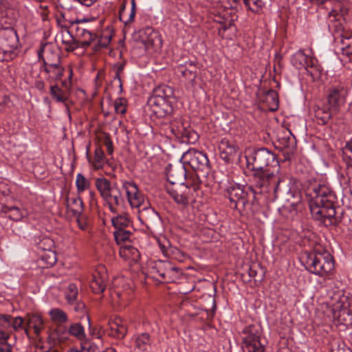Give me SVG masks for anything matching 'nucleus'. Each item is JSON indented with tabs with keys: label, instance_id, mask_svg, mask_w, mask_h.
<instances>
[{
	"label": "nucleus",
	"instance_id": "64",
	"mask_svg": "<svg viewBox=\"0 0 352 352\" xmlns=\"http://www.w3.org/2000/svg\"><path fill=\"white\" fill-rule=\"evenodd\" d=\"M290 138H283L282 142H280L285 148H289L290 146Z\"/></svg>",
	"mask_w": 352,
	"mask_h": 352
},
{
	"label": "nucleus",
	"instance_id": "14",
	"mask_svg": "<svg viewBox=\"0 0 352 352\" xmlns=\"http://www.w3.org/2000/svg\"><path fill=\"white\" fill-rule=\"evenodd\" d=\"M190 176L187 177L186 169L184 165H169L166 173L167 180L169 182L168 186H177L179 185V184H185L186 179H188Z\"/></svg>",
	"mask_w": 352,
	"mask_h": 352
},
{
	"label": "nucleus",
	"instance_id": "50",
	"mask_svg": "<svg viewBox=\"0 0 352 352\" xmlns=\"http://www.w3.org/2000/svg\"><path fill=\"white\" fill-rule=\"evenodd\" d=\"M104 160L105 155L103 150L100 146L96 147L94 152V161L96 163L94 166L97 168H98L100 166L101 164H102L104 162Z\"/></svg>",
	"mask_w": 352,
	"mask_h": 352
},
{
	"label": "nucleus",
	"instance_id": "38",
	"mask_svg": "<svg viewBox=\"0 0 352 352\" xmlns=\"http://www.w3.org/2000/svg\"><path fill=\"white\" fill-rule=\"evenodd\" d=\"M265 102L267 103L269 110L276 111L278 108V96L276 91L270 89L267 91L265 96Z\"/></svg>",
	"mask_w": 352,
	"mask_h": 352
},
{
	"label": "nucleus",
	"instance_id": "5",
	"mask_svg": "<svg viewBox=\"0 0 352 352\" xmlns=\"http://www.w3.org/2000/svg\"><path fill=\"white\" fill-rule=\"evenodd\" d=\"M303 262L309 272L320 276L328 275L334 268L333 258L326 250L307 252Z\"/></svg>",
	"mask_w": 352,
	"mask_h": 352
},
{
	"label": "nucleus",
	"instance_id": "41",
	"mask_svg": "<svg viewBox=\"0 0 352 352\" xmlns=\"http://www.w3.org/2000/svg\"><path fill=\"white\" fill-rule=\"evenodd\" d=\"M113 226L116 230L124 229L131 223L130 219L124 214H119L111 219Z\"/></svg>",
	"mask_w": 352,
	"mask_h": 352
},
{
	"label": "nucleus",
	"instance_id": "21",
	"mask_svg": "<svg viewBox=\"0 0 352 352\" xmlns=\"http://www.w3.org/2000/svg\"><path fill=\"white\" fill-rule=\"evenodd\" d=\"M110 331L109 335L118 339H122L127 333L126 322L120 317L116 316L109 322Z\"/></svg>",
	"mask_w": 352,
	"mask_h": 352
},
{
	"label": "nucleus",
	"instance_id": "48",
	"mask_svg": "<svg viewBox=\"0 0 352 352\" xmlns=\"http://www.w3.org/2000/svg\"><path fill=\"white\" fill-rule=\"evenodd\" d=\"M132 233L124 229L117 230L114 232V238L118 244L130 240Z\"/></svg>",
	"mask_w": 352,
	"mask_h": 352
},
{
	"label": "nucleus",
	"instance_id": "58",
	"mask_svg": "<svg viewBox=\"0 0 352 352\" xmlns=\"http://www.w3.org/2000/svg\"><path fill=\"white\" fill-rule=\"evenodd\" d=\"M342 56L347 58L349 62H352V52L349 47L344 45L341 46Z\"/></svg>",
	"mask_w": 352,
	"mask_h": 352
},
{
	"label": "nucleus",
	"instance_id": "52",
	"mask_svg": "<svg viewBox=\"0 0 352 352\" xmlns=\"http://www.w3.org/2000/svg\"><path fill=\"white\" fill-rule=\"evenodd\" d=\"M262 1L261 0H246L245 6L247 9L253 12H257L261 8Z\"/></svg>",
	"mask_w": 352,
	"mask_h": 352
},
{
	"label": "nucleus",
	"instance_id": "54",
	"mask_svg": "<svg viewBox=\"0 0 352 352\" xmlns=\"http://www.w3.org/2000/svg\"><path fill=\"white\" fill-rule=\"evenodd\" d=\"M73 76L72 69H70L69 70V76L67 80H64L61 81V87L60 88L64 89L65 91L70 94L71 88H72V78Z\"/></svg>",
	"mask_w": 352,
	"mask_h": 352
},
{
	"label": "nucleus",
	"instance_id": "43",
	"mask_svg": "<svg viewBox=\"0 0 352 352\" xmlns=\"http://www.w3.org/2000/svg\"><path fill=\"white\" fill-rule=\"evenodd\" d=\"M76 186L78 193L84 192L90 186V182L81 173L76 175Z\"/></svg>",
	"mask_w": 352,
	"mask_h": 352
},
{
	"label": "nucleus",
	"instance_id": "6",
	"mask_svg": "<svg viewBox=\"0 0 352 352\" xmlns=\"http://www.w3.org/2000/svg\"><path fill=\"white\" fill-rule=\"evenodd\" d=\"M327 305L330 307L335 320L344 325L352 324V314L349 309L347 296L340 292H334Z\"/></svg>",
	"mask_w": 352,
	"mask_h": 352
},
{
	"label": "nucleus",
	"instance_id": "62",
	"mask_svg": "<svg viewBox=\"0 0 352 352\" xmlns=\"http://www.w3.org/2000/svg\"><path fill=\"white\" fill-rule=\"evenodd\" d=\"M232 25V23L230 21L228 22H224L223 24L221 25V27L219 28V34H221V32H225L226 30L229 29Z\"/></svg>",
	"mask_w": 352,
	"mask_h": 352
},
{
	"label": "nucleus",
	"instance_id": "19",
	"mask_svg": "<svg viewBox=\"0 0 352 352\" xmlns=\"http://www.w3.org/2000/svg\"><path fill=\"white\" fill-rule=\"evenodd\" d=\"M108 276L103 267H99L93 274V278L90 282V288L95 294L102 293L107 286Z\"/></svg>",
	"mask_w": 352,
	"mask_h": 352
},
{
	"label": "nucleus",
	"instance_id": "35",
	"mask_svg": "<svg viewBox=\"0 0 352 352\" xmlns=\"http://www.w3.org/2000/svg\"><path fill=\"white\" fill-rule=\"evenodd\" d=\"M135 342V347L140 351H147L151 348V337L147 333L138 335Z\"/></svg>",
	"mask_w": 352,
	"mask_h": 352
},
{
	"label": "nucleus",
	"instance_id": "23",
	"mask_svg": "<svg viewBox=\"0 0 352 352\" xmlns=\"http://www.w3.org/2000/svg\"><path fill=\"white\" fill-rule=\"evenodd\" d=\"M153 269L164 280H170L175 272H178L179 269L167 261H159L155 263Z\"/></svg>",
	"mask_w": 352,
	"mask_h": 352
},
{
	"label": "nucleus",
	"instance_id": "27",
	"mask_svg": "<svg viewBox=\"0 0 352 352\" xmlns=\"http://www.w3.org/2000/svg\"><path fill=\"white\" fill-rule=\"evenodd\" d=\"M333 112L330 107L323 104L321 107H314V116L318 124H326L332 117Z\"/></svg>",
	"mask_w": 352,
	"mask_h": 352
},
{
	"label": "nucleus",
	"instance_id": "45",
	"mask_svg": "<svg viewBox=\"0 0 352 352\" xmlns=\"http://www.w3.org/2000/svg\"><path fill=\"white\" fill-rule=\"evenodd\" d=\"M305 67L311 76H317L319 73V69L316 65L317 60L311 56H307Z\"/></svg>",
	"mask_w": 352,
	"mask_h": 352
},
{
	"label": "nucleus",
	"instance_id": "16",
	"mask_svg": "<svg viewBox=\"0 0 352 352\" xmlns=\"http://www.w3.org/2000/svg\"><path fill=\"white\" fill-rule=\"evenodd\" d=\"M139 37L146 49L160 47L162 39L159 32L151 27H146L139 31Z\"/></svg>",
	"mask_w": 352,
	"mask_h": 352
},
{
	"label": "nucleus",
	"instance_id": "17",
	"mask_svg": "<svg viewBox=\"0 0 352 352\" xmlns=\"http://www.w3.org/2000/svg\"><path fill=\"white\" fill-rule=\"evenodd\" d=\"M25 318L14 317L8 314H0V327L10 332H19L24 328Z\"/></svg>",
	"mask_w": 352,
	"mask_h": 352
},
{
	"label": "nucleus",
	"instance_id": "49",
	"mask_svg": "<svg viewBox=\"0 0 352 352\" xmlns=\"http://www.w3.org/2000/svg\"><path fill=\"white\" fill-rule=\"evenodd\" d=\"M57 24L60 28V31H70L74 28L73 24H75V20H68L62 16V18L57 19Z\"/></svg>",
	"mask_w": 352,
	"mask_h": 352
},
{
	"label": "nucleus",
	"instance_id": "24",
	"mask_svg": "<svg viewBox=\"0 0 352 352\" xmlns=\"http://www.w3.org/2000/svg\"><path fill=\"white\" fill-rule=\"evenodd\" d=\"M139 219L147 228L159 220L158 213L151 207L144 206L139 210Z\"/></svg>",
	"mask_w": 352,
	"mask_h": 352
},
{
	"label": "nucleus",
	"instance_id": "55",
	"mask_svg": "<svg viewBox=\"0 0 352 352\" xmlns=\"http://www.w3.org/2000/svg\"><path fill=\"white\" fill-rule=\"evenodd\" d=\"M81 349L86 352H96L98 346L96 344L85 340L81 342Z\"/></svg>",
	"mask_w": 352,
	"mask_h": 352
},
{
	"label": "nucleus",
	"instance_id": "2",
	"mask_svg": "<svg viewBox=\"0 0 352 352\" xmlns=\"http://www.w3.org/2000/svg\"><path fill=\"white\" fill-rule=\"evenodd\" d=\"M306 195L309 197V206L314 219L327 226L337 223L334 206L336 196L328 184L317 181L310 183L306 190Z\"/></svg>",
	"mask_w": 352,
	"mask_h": 352
},
{
	"label": "nucleus",
	"instance_id": "3",
	"mask_svg": "<svg viewBox=\"0 0 352 352\" xmlns=\"http://www.w3.org/2000/svg\"><path fill=\"white\" fill-rule=\"evenodd\" d=\"M200 176L198 174H192L186 179L185 184H179L177 186H166V191L179 206L186 208L190 204L196 201V197L201 192Z\"/></svg>",
	"mask_w": 352,
	"mask_h": 352
},
{
	"label": "nucleus",
	"instance_id": "32",
	"mask_svg": "<svg viewBox=\"0 0 352 352\" xmlns=\"http://www.w3.org/2000/svg\"><path fill=\"white\" fill-rule=\"evenodd\" d=\"M88 21L87 19H76L75 24H73L72 30L75 32L76 37L82 38L85 36H91V30L86 27L85 23Z\"/></svg>",
	"mask_w": 352,
	"mask_h": 352
},
{
	"label": "nucleus",
	"instance_id": "46",
	"mask_svg": "<svg viewBox=\"0 0 352 352\" xmlns=\"http://www.w3.org/2000/svg\"><path fill=\"white\" fill-rule=\"evenodd\" d=\"M342 159L346 167L352 165V139L346 143L343 149Z\"/></svg>",
	"mask_w": 352,
	"mask_h": 352
},
{
	"label": "nucleus",
	"instance_id": "61",
	"mask_svg": "<svg viewBox=\"0 0 352 352\" xmlns=\"http://www.w3.org/2000/svg\"><path fill=\"white\" fill-rule=\"evenodd\" d=\"M0 352H12V346L8 343L0 344Z\"/></svg>",
	"mask_w": 352,
	"mask_h": 352
},
{
	"label": "nucleus",
	"instance_id": "60",
	"mask_svg": "<svg viewBox=\"0 0 352 352\" xmlns=\"http://www.w3.org/2000/svg\"><path fill=\"white\" fill-rule=\"evenodd\" d=\"M10 335L8 332L0 329V344L2 343H7Z\"/></svg>",
	"mask_w": 352,
	"mask_h": 352
},
{
	"label": "nucleus",
	"instance_id": "36",
	"mask_svg": "<svg viewBox=\"0 0 352 352\" xmlns=\"http://www.w3.org/2000/svg\"><path fill=\"white\" fill-rule=\"evenodd\" d=\"M112 38V34L110 30H105L102 32L100 36L98 38L97 43L94 47V50L98 52L102 48H107Z\"/></svg>",
	"mask_w": 352,
	"mask_h": 352
},
{
	"label": "nucleus",
	"instance_id": "26",
	"mask_svg": "<svg viewBox=\"0 0 352 352\" xmlns=\"http://www.w3.org/2000/svg\"><path fill=\"white\" fill-rule=\"evenodd\" d=\"M43 71L47 74V80L52 83L61 79L65 73V69L60 63L43 67Z\"/></svg>",
	"mask_w": 352,
	"mask_h": 352
},
{
	"label": "nucleus",
	"instance_id": "30",
	"mask_svg": "<svg viewBox=\"0 0 352 352\" xmlns=\"http://www.w3.org/2000/svg\"><path fill=\"white\" fill-rule=\"evenodd\" d=\"M173 94L174 91L170 87L166 85H162L153 89V94L150 98L170 101V99L173 96Z\"/></svg>",
	"mask_w": 352,
	"mask_h": 352
},
{
	"label": "nucleus",
	"instance_id": "31",
	"mask_svg": "<svg viewBox=\"0 0 352 352\" xmlns=\"http://www.w3.org/2000/svg\"><path fill=\"white\" fill-rule=\"evenodd\" d=\"M83 202L80 197H75L69 199L66 197L67 209L72 212L74 215L79 217L83 211Z\"/></svg>",
	"mask_w": 352,
	"mask_h": 352
},
{
	"label": "nucleus",
	"instance_id": "39",
	"mask_svg": "<svg viewBox=\"0 0 352 352\" xmlns=\"http://www.w3.org/2000/svg\"><path fill=\"white\" fill-rule=\"evenodd\" d=\"M56 254L55 252L47 250L43 252L41 255L40 265L42 267H50L56 263Z\"/></svg>",
	"mask_w": 352,
	"mask_h": 352
},
{
	"label": "nucleus",
	"instance_id": "37",
	"mask_svg": "<svg viewBox=\"0 0 352 352\" xmlns=\"http://www.w3.org/2000/svg\"><path fill=\"white\" fill-rule=\"evenodd\" d=\"M52 321L56 324H63L68 321L67 314L59 308L52 309L49 311Z\"/></svg>",
	"mask_w": 352,
	"mask_h": 352
},
{
	"label": "nucleus",
	"instance_id": "51",
	"mask_svg": "<svg viewBox=\"0 0 352 352\" xmlns=\"http://www.w3.org/2000/svg\"><path fill=\"white\" fill-rule=\"evenodd\" d=\"M257 267H258V265H252L249 268V276L251 278H253L254 281H261L263 280L264 276V272L262 269H260V274L257 272Z\"/></svg>",
	"mask_w": 352,
	"mask_h": 352
},
{
	"label": "nucleus",
	"instance_id": "56",
	"mask_svg": "<svg viewBox=\"0 0 352 352\" xmlns=\"http://www.w3.org/2000/svg\"><path fill=\"white\" fill-rule=\"evenodd\" d=\"M3 211L4 212H12V216H10V217L13 219L18 220L21 217L20 210L16 206L5 207Z\"/></svg>",
	"mask_w": 352,
	"mask_h": 352
},
{
	"label": "nucleus",
	"instance_id": "8",
	"mask_svg": "<svg viewBox=\"0 0 352 352\" xmlns=\"http://www.w3.org/2000/svg\"><path fill=\"white\" fill-rule=\"evenodd\" d=\"M243 344L248 352H265V342L262 338V328L258 324H250L243 331Z\"/></svg>",
	"mask_w": 352,
	"mask_h": 352
},
{
	"label": "nucleus",
	"instance_id": "22",
	"mask_svg": "<svg viewBox=\"0 0 352 352\" xmlns=\"http://www.w3.org/2000/svg\"><path fill=\"white\" fill-rule=\"evenodd\" d=\"M219 149L221 158L225 162H229L231 157L236 153L237 146L234 141L223 138L219 144Z\"/></svg>",
	"mask_w": 352,
	"mask_h": 352
},
{
	"label": "nucleus",
	"instance_id": "40",
	"mask_svg": "<svg viewBox=\"0 0 352 352\" xmlns=\"http://www.w3.org/2000/svg\"><path fill=\"white\" fill-rule=\"evenodd\" d=\"M61 63V56L57 52L49 50L46 52L45 57L43 58V66H50Z\"/></svg>",
	"mask_w": 352,
	"mask_h": 352
},
{
	"label": "nucleus",
	"instance_id": "33",
	"mask_svg": "<svg viewBox=\"0 0 352 352\" xmlns=\"http://www.w3.org/2000/svg\"><path fill=\"white\" fill-rule=\"evenodd\" d=\"M334 37L336 41H340L341 45L347 42H352V32L344 29L340 23L335 27Z\"/></svg>",
	"mask_w": 352,
	"mask_h": 352
},
{
	"label": "nucleus",
	"instance_id": "42",
	"mask_svg": "<svg viewBox=\"0 0 352 352\" xmlns=\"http://www.w3.org/2000/svg\"><path fill=\"white\" fill-rule=\"evenodd\" d=\"M69 333L71 336L76 337L78 340L82 341L85 338L84 327L80 323H74L69 328Z\"/></svg>",
	"mask_w": 352,
	"mask_h": 352
},
{
	"label": "nucleus",
	"instance_id": "18",
	"mask_svg": "<svg viewBox=\"0 0 352 352\" xmlns=\"http://www.w3.org/2000/svg\"><path fill=\"white\" fill-rule=\"evenodd\" d=\"M25 320L27 326L33 329L35 338L38 342L36 344V347L43 349V346L40 345V342H41V333L45 327L43 318L38 314H28L25 316Z\"/></svg>",
	"mask_w": 352,
	"mask_h": 352
},
{
	"label": "nucleus",
	"instance_id": "29",
	"mask_svg": "<svg viewBox=\"0 0 352 352\" xmlns=\"http://www.w3.org/2000/svg\"><path fill=\"white\" fill-rule=\"evenodd\" d=\"M119 253L120 256L124 260L130 261L133 263H137L140 258V254L138 250L129 245L122 246Z\"/></svg>",
	"mask_w": 352,
	"mask_h": 352
},
{
	"label": "nucleus",
	"instance_id": "7",
	"mask_svg": "<svg viewBox=\"0 0 352 352\" xmlns=\"http://www.w3.org/2000/svg\"><path fill=\"white\" fill-rule=\"evenodd\" d=\"M223 195L233 204L231 207L234 209L240 206L244 208L250 202L253 203L256 199V197H253L249 186L248 190H245L243 186L235 182H228L223 187Z\"/></svg>",
	"mask_w": 352,
	"mask_h": 352
},
{
	"label": "nucleus",
	"instance_id": "1",
	"mask_svg": "<svg viewBox=\"0 0 352 352\" xmlns=\"http://www.w3.org/2000/svg\"><path fill=\"white\" fill-rule=\"evenodd\" d=\"M248 168L252 171L249 189L253 197L259 193L272 192L276 195L285 177L280 172L276 155L266 148H261L245 156Z\"/></svg>",
	"mask_w": 352,
	"mask_h": 352
},
{
	"label": "nucleus",
	"instance_id": "11",
	"mask_svg": "<svg viewBox=\"0 0 352 352\" xmlns=\"http://www.w3.org/2000/svg\"><path fill=\"white\" fill-rule=\"evenodd\" d=\"M170 130L181 142L192 144L198 139V134L192 130L188 121L175 118L170 122Z\"/></svg>",
	"mask_w": 352,
	"mask_h": 352
},
{
	"label": "nucleus",
	"instance_id": "59",
	"mask_svg": "<svg viewBox=\"0 0 352 352\" xmlns=\"http://www.w3.org/2000/svg\"><path fill=\"white\" fill-rule=\"evenodd\" d=\"M10 102V98L7 95L0 92V106L7 107Z\"/></svg>",
	"mask_w": 352,
	"mask_h": 352
},
{
	"label": "nucleus",
	"instance_id": "25",
	"mask_svg": "<svg viewBox=\"0 0 352 352\" xmlns=\"http://www.w3.org/2000/svg\"><path fill=\"white\" fill-rule=\"evenodd\" d=\"M127 1L123 0L119 9V19L125 25L133 21L136 13V3L135 0H131V7L129 12H126Z\"/></svg>",
	"mask_w": 352,
	"mask_h": 352
},
{
	"label": "nucleus",
	"instance_id": "15",
	"mask_svg": "<svg viewBox=\"0 0 352 352\" xmlns=\"http://www.w3.org/2000/svg\"><path fill=\"white\" fill-rule=\"evenodd\" d=\"M147 104L152 113L157 118H163L173 110L170 102L166 100L149 98Z\"/></svg>",
	"mask_w": 352,
	"mask_h": 352
},
{
	"label": "nucleus",
	"instance_id": "10",
	"mask_svg": "<svg viewBox=\"0 0 352 352\" xmlns=\"http://www.w3.org/2000/svg\"><path fill=\"white\" fill-rule=\"evenodd\" d=\"M0 45L6 59H13L16 56L19 40L17 33L13 28L0 29Z\"/></svg>",
	"mask_w": 352,
	"mask_h": 352
},
{
	"label": "nucleus",
	"instance_id": "53",
	"mask_svg": "<svg viewBox=\"0 0 352 352\" xmlns=\"http://www.w3.org/2000/svg\"><path fill=\"white\" fill-rule=\"evenodd\" d=\"M114 109L117 113L124 114L126 112L125 100L118 98L114 102Z\"/></svg>",
	"mask_w": 352,
	"mask_h": 352
},
{
	"label": "nucleus",
	"instance_id": "13",
	"mask_svg": "<svg viewBox=\"0 0 352 352\" xmlns=\"http://www.w3.org/2000/svg\"><path fill=\"white\" fill-rule=\"evenodd\" d=\"M122 188L125 190L128 202L132 208H140L144 204V196L135 183L124 181L122 182Z\"/></svg>",
	"mask_w": 352,
	"mask_h": 352
},
{
	"label": "nucleus",
	"instance_id": "63",
	"mask_svg": "<svg viewBox=\"0 0 352 352\" xmlns=\"http://www.w3.org/2000/svg\"><path fill=\"white\" fill-rule=\"evenodd\" d=\"M76 1L79 2L80 4L85 6H92L97 0H75Z\"/></svg>",
	"mask_w": 352,
	"mask_h": 352
},
{
	"label": "nucleus",
	"instance_id": "12",
	"mask_svg": "<svg viewBox=\"0 0 352 352\" xmlns=\"http://www.w3.org/2000/svg\"><path fill=\"white\" fill-rule=\"evenodd\" d=\"M347 95L348 89L346 87L340 85L332 87L327 95L328 106L334 113L338 112L345 104Z\"/></svg>",
	"mask_w": 352,
	"mask_h": 352
},
{
	"label": "nucleus",
	"instance_id": "47",
	"mask_svg": "<svg viewBox=\"0 0 352 352\" xmlns=\"http://www.w3.org/2000/svg\"><path fill=\"white\" fill-rule=\"evenodd\" d=\"M307 59V55H306L302 51L299 50L294 55L292 61L296 67L301 68L305 67Z\"/></svg>",
	"mask_w": 352,
	"mask_h": 352
},
{
	"label": "nucleus",
	"instance_id": "20",
	"mask_svg": "<svg viewBox=\"0 0 352 352\" xmlns=\"http://www.w3.org/2000/svg\"><path fill=\"white\" fill-rule=\"evenodd\" d=\"M199 67L195 61L188 60L177 67V72L189 82L194 84Z\"/></svg>",
	"mask_w": 352,
	"mask_h": 352
},
{
	"label": "nucleus",
	"instance_id": "9",
	"mask_svg": "<svg viewBox=\"0 0 352 352\" xmlns=\"http://www.w3.org/2000/svg\"><path fill=\"white\" fill-rule=\"evenodd\" d=\"M182 160L184 163L188 164L193 170L199 171V173L195 174H198L200 177L207 176L210 171L208 156L202 151L190 148L183 154Z\"/></svg>",
	"mask_w": 352,
	"mask_h": 352
},
{
	"label": "nucleus",
	"instance_id": "4",
	"mask_svg": "<svg viewBox=\"0 0 352 352\" xmlns=\"http://www.w3.org/2000/svg\"><path fill=\"white\" fill-rule=\"evenodd\" d=\"M95 186L110 212L117 213L118 207L124 204V199L118 185L116 183L111 184L109 179L102 177L96 179Z\"/></svg>",
	"mask_w": 352,
	"mask_h": 352
},
{
	"label": "nucleus",
	"instance_id": "57",
	"mask_svg": "<svg viewBox=\"0 0 352 352\" xmlns=\"http://www.w3.org/2000/svg\"><path fill=\"white\" fill-rule=\"evenodd\" d=\"M104 145L107 147V151L109 155H111L113 153V142L109 136H105L103 140Z\"/></svg>",
	"mask_w": 352,
	"mask_h": 352
},
{
	"label": "nucleus",
	"instance_id": "28",
	"mask_svg": "<svg viewBox=\"0 0 352 352\" xmlns=\"http://www.w3.org/2000/svg\"><path fill=\"white\" fill-rule=\"evenodd\" d=\"M74 30L70 31H60V37L61 42L65 45V50L67 52H72L79 47L78 41L73 36Z\"/></svg>",
	"mask_w": 352,
	"mask_h": 352
},
{
	"label": "nucleus",
	"instance_id": "34",
	"mask_svg": "<svg viewBox=\"0 0 352 352\" xmlns=\"http://www.w3.org/2000/svg\"><path fill=\"white\" fill-rule=\"evenodd\" d=\"M50 94L52 99L58 102H65L69 94L61 89L57 84L50 86Z\"/></svg>",
	"mask_w": 352,
	"mask_h": 352
},
{
	"label": "nucleus",
	"instance_id": "44",
	"mask_svg": "<svg viewBox=\"0 0 352 352\" xmlns=\"http://www.w3.org/2000/svg\"><path fill=\"white\" fill-rule=\"evenodd\" d=\"M78 288L74 283H69L65 290V297L69 304H73L78 296Z\"/></svg>",
	"mask_w": 352,
	"mask_h": 352
}]
</instances>
